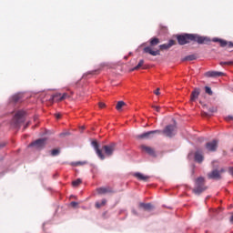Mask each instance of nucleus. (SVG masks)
<instances>
[{
  "label": "nucleus",
  "instance_id": "nucleus-20",
  "mask_svg": "<svg viewBox=\"0 0 233 233\" xmlns=\"http://www.w3.org/2000/svg\"><path fill=\"white\" fill-rule=\"evenodd\" d=\"M96 192L98 193V194H108V193H110V192H112V188H110V187H98V188H96Z\"/></svg>",
  "mask_w": 233,
  "mask_h": 233
},
{
  "label": "nucleus",
  "instance_id": "nucleus-45",
  "mask_svg": "<svg viewBox=\"0 0 233 233\" xmlns=\"http://www.w3.org/2000/svg\"><path fill=\"white\" fill-rule=\"evenodd\" d=\"M228 47H229V48H232V47H233V43H232V42H228Z\"/></svg>",
  "mask_w": 233,
  "mask_h": 233
},
{
  "label": "nucleus",
  "instance_id": "nucleus-19",
  "mask_svg": "<svg viewBox=\"0 0 233 233\" xmlns=\"http://www.w3.org/2000/svg\"><path fill=\"white\" fill-rule=\"evenodd\" d=\"M139 208H144V210H152V208H154V206H152V204L150 203H143L140 202L138 205Z\"/></svg>",
  "mask_w": 233,
  "mask_h": 233
},
{
  "label": "nucleus",
  "instance_id": "nucleus-33",
  "mask_svg": "<svg viewBox=\"0 0 233 233\" xmlns=\"http://www.w3.org/2000/svg\"><path fill=\"white\" fill-rule=\"evenodd\" d=\"M160 48H162V50H168L169 46L168 44H164V45H160Z\"/></svg>",
  "mask_w": 233,
  "mask_h": 233
},
{
  "label": "nucleus",
  "instance_id": "nucleus-31",
  "mask_svg": "<svg viewBox=\"0 0 233 233\" xmlns=\"http://www.w3.org/2000/svg\"><path fill=\"white\" fill-rule=\"evenodd\" d=\"M85 164H86V162L78 161V162H72L71 163L72 167H78V165H85Z\"/></svg>",
  "mask_w": 233,
  "mask_h": 233
},
{
  "label": "nucleus",
  "instance_id": "nucleus-18",
  "mask_svg": "<svg viewBox=\"0 0 233 233\" xmlns=\"http://www.w3.org/2000/svg\"><path fill=\"white\" fill-rule=\"evenodd\" d=\"M212 41H213V43H219V45L222 48H225V46H227V45H228V42H227L226 40H223L221 38L215 37L212 39Z\"/></svg>",
  "mask_w": 233,
  "mask_h": 233
},
{
  "label": "nucleus",
  "instance_id": "nucleus-21",
  "mask_svg": "<svg viewBox=\"0 0 233 233\" xmlns=\"http://www.w3.org/2000/svg\"><path fill=\"white\" fill-rule=\"evenodd\" d=\"M142 150H145V152L149 154V156H154V154H155L154 149H152V147H150L142 146Z\"/></svg>",
  "mask_w": 233,
  "mask_h": 233
},
{
  "label": "nucleus",
  "instance_id": "nucleus-3",
  "mask_svg": "<svg viewBox=\"0 0 233 233\" xmlns=\"http://www.w3.org/2000/svg\"><path fill=\"white\" fill-rule=\"evenodd\" d=\"M207 187H205V178L203 177H199L195 181V188L193 191L199 195L201 192H205Z\"/></svg>",
  "mask_w": 233,
  "mask_h": 233
},
{
  "label": "nucleus",
  "instance_id": "nucleus-15",
  "mask_svg": "<svg viewBox=\"0 0 233 233\" xmlns=\"http://www.w3.org/2000/svg\"><path fill=\"white\" fill-rule=\"evenodd\" d=\"M199 94H201V89L199 87H196L191 93V101H196L199 97Z\"/></svg>",
  "mask_w": 233,
  "mask_h": 233
},
{
  "label": "nucleus",
  "instance_id": "nucleus-43",
  "mask_svg": "<svg viewBox=\"0 0 233 233\" xmlns=\"http://www.w3.org/2000/svg\"><path fill=\"white\" fill-rule=\"evenodd\" d=\"M153 108H155V110H156L157 112H159V106H154Z\"/></svg>",
  "mask_w": 233,
  "mask_h": 233
},
{
  "label": "nucleus",
  "instance_id": "nucleus-6",
  "mask_svg": "<svg viewBox=\"0 0 233 233\" xmlns=\"http://www.w3.org/2000/svg\"><path fill=\"white\" fill-rule=\"evenodd\" d=\"M46 145V138H39L35 141L32 142L29 147H35L36 150H41L42 148H45V146Z\"/></svg>",
  "mask_w": 233,
  "mask_h": 233
},
{
  "label": "nucleus",
  "instance_id": "nucleus-9",
  "mask_svg": "<svg viewBox=\"0 0 233 233\" xmlns=\"http://www.w3.org/2000/svg\"><path fill=\"white\" fill-rule=\"evenodd\" d=\"M91 146L93 147V148L96 150V156L100 158V159H105V155H103V151H101V149H99V144H97V141L94 140L91 142Z\"/></svg>",
  "mask_w": 233,
  "mask_h": 233
},
{
  "label": "nucleus",
  "instance_id": "nucleus-4",
  "mask_svg": "<svg viewBox=\"0 0 233 233\" xmlns=\"http://www.w3.org/2000/svg\"><path fill=\"white\" fill-rule=\"evenodd\" d=\"M177 132V126L176 124L167 125L164 130L161 131V134H165L167 137H174Z\"/></svg>",
  "mask_w": 233,
  "mask_h": 233
},
{
  "label": "nucleus",
  "instance_id": "nucleus-36",
  "mask_svg": "<svg viewBox=\"0 0 233 233\" xmlns=\"http://www.w3.org/2000/svg\"><path fill=\"white\" fill-rule=\"evenodd\" d=\"M70 205H71V207H73L74 208H76L79 205V203H77V202H76V201H72V202L70 203Z\"/></svg>",
  "mask_w": 233,
  "mask_h": 233
},
{
  "label": "nucleus",
  "instance_id": "nucleus-29",
  "mask_svg": "<svg viewBox=\"0 0 233 233\" xmlns=\"http://www.w3.org/2000/svg\"><path fill=\"white\" fill-rule=\"evenodd\" d=\"M81 183H82L81 178H77L76 180L72 182V185H73V187H79V185H81Z\"/></svg>",
  "mask_w": 233,
  "mask_h": 233
},
{
  "label": "nucleus",
  "instance_id": "nucleus-1",
  "mask_svg": "<svg viewBox=\"0 0 233 233\" xmlns=\"http://www.w3.org/2000/svg\"><path fill=\"white\" fill-rule=\"evenodd\" d=\"M177 40L178 45H188L190 41H193L194 43H198V45H210V37L208 36H202L198 34H182L177 35Z\"/></svg>",
  "mask_w": 233,
  "mask_h": 233
},
{
  "label": "nucleus",
  "instance_id": "nucleus-35",
  "mask_svg": "<svg viewBox=\"0 0 233 233\" xmlns=\"http://www.w3.org/2000/svg\"><path fill=\"white\" fill-rule=\"evenodd\" d=\"M223 65H233V62L232 61L220 62V66H223Z\"/></svg>",
  "mask_w": 233,
  "mask_h": 233
},
{
  "label": "nucleus",
  "instance_id": "nucleus-46",
  "mask_svg": "<svg viewBox=\"0 0 233 233\" xmlns=\"http://www.w3.org/2000/svg\"><path fill=\"white\" fill-rule=\"evenodd\" d=\"M132 212L135 214V216H137V211H136V209H133Z\"/></svg>",
  "mask_w": 233,
  "mask_h": 233
},
{
  "label": "nucleus",
  "instance_id": "nucleus-25",
  "mask_svg": "<svg viewBox=\"0 0 233 233\" xmlns=\"http://www.w3.org/2000/svg\"><path fill=\"white\" fill-rule=\"evenodd\" d=\"M208 113H206V116H212L214 113L218 112V108L215 106H211L208 108Z\"/></svg>",
  "mask_w": 233,
  "mask_h": 233
},
{
  "label": "nucleus",
  "instance_id": "nucleus-34",
  "mask_svg": "<svg viewBox=\"0 0 233 233\" xmlns=\"http://www.w3.org/2000/svg\"><path fill=\"white\" fill-rule=\"evenodd\" d=\"M174 45H176V42L174 40H169L167 43V46H169V48L174 46Z\"/></svg>",
  "mask_w": 233,
  "mask_h": 233
},
{
  "label": "nucleus",
  "instance_id": "nucleus-17",
  "mask_svg": "<svg viewBox=\"0 0 233 233\" xmlns=\"http://www.w3.org/2000/svg\"><path fill=\"white\" fill-rule=\"evenodd\" d=\"M21 97H23V96L20 93L15 94L9 98V102L10 103H19V101H21Z\"/></svg>",
  "mask_w": 233,
  "mask_h": 233
},
{
  "label": "nucleus",
  "instance_id": "nucleus-13",
  "mask_svg": "<svg viewBox=\"0 0 233 233\" xmlns=\"http://www.w3.org/2000/svg\"><path fill=\"white\" fill-rule=\"evenodd\" d=\"M143 52H144V54H150V56H159V54H160L159 50L154 51V50H152V47H150V46H146L143 49Z\"/></svg>",
  "mask_w": 233,
  "mask_h": 233
},
{
  "label": "nucleus",
  "instance_id": "nucleus-24",
  "mask_svg": "<svg viewBox=\"0 0 233 233\" xmlns=\"http://www.w3.org/2000/svg\"><path fill=\"white\" fill-rule=\"evenodd\" d=\"M105 205H106V198L102 199L101 202H96V208H101V207H105Z\"/></svg>",
  "mask_w": 233,
  "mask_h": 233
},
{
  "label": "nucleus",
  "instance_id": "nucleus-22",
  "mask_svg": "<svg viewBox=\"0 0 233 233\" xmlns=\"http://www.w3.org/2000/svg\"><path fill=\"white\" fill-rule=\"evenodd\" d=\"M143 65H145V60L143 59L139 60L138 64L131 69V72H134V70H139V68H141Z\"/></svg>",
  "mask_w": 233,
  "mask_h": 233
},
{
  "label": "nucleus",
  "instance_id": "nucleus-39",
  "mask_svg": "<svg viewBox=\"0 0 233 233\" xmlns=\"http://www.w3.org/2000/svg\"><path fill=\"white\" fill-rule=\"evenodd\" d=\"M56 119H61V114L60 113H56Z\"/></svg>",
  "mask_w": 233,
  "mask_h": 233
},
{
  "label": "nucleus",
  "instance_id": "nucleus-10",
  "mask_svg": "<svg viewBox=\"0 0 233 233\" xmlns=\"http://www.w3.org/2000/svg\"><path fill=\"white\" fill-rule=\"evenodd\" d=\"M69 97L67 93H64L61 95V93H56L51 96V101H63L64 99H67Z\"/></svg>",
  "mask_w": 233,
  "mask_h": 233
},
{
  "label": "nucleus",
  "instance_id": "nucleus-2",
  "mask_svg": "<svg viewBox=\"0 0 233 233\" xmlns=\"http://www.w3.org/2000/svg\"><path fill=\"white\" fill-rule=\"evenodd\" d=\"M25 116H26V112L23 111V110H19L17 111L12 120V126L15 128H20L21 125H23V122L25 119Z\"/></svg>",
  "mask_w": 233,
  "mask_h": 233
},
{
  "label": "nucleus",
  "instance_id": "nucleus-48",
  "mask_svg": "<svg viewBox=\"0 0 233 233\" xmlns=\"http://www.w3.org/2000/svg\"><path fill=\"white\" fill-rule=\"evenodd\" d=\"M145 45H147L146 43H143L140 46H145Z\"/></svg>",
  "mask_w": 233,
  "mask_h": 233
},
{
  "label": "nucleus",
  "instance_id": "nucleus-37",
  "mask_svg": "<svg viewBox=\"0 0 233 233\" xmlns=\"http://www.w3.org/2000/svg\"><path fill=\"white\" fill-rule=\"evenodd\" d=\"M65 136H70V132L60 133V137H63Z\"/></svg>",
  "mask_w": 233,
  "mask_h": 233
},
{
  "label": "nucleus",
  "instance_id": "nucleus-47",
  "mask_svg": "<svg viewBox=\"0 0 233 233\" xmlns=\"http://www.w3.org/2000/svg\"><path fill=\"white\" fill-rule=\"evenodd\" d=\"M230 222L233 223V215L230 218Z\"/></svg>",
  "mask_w": 233,
  "mask_h": 233
},
{
  "label": "nucleus",
  "instance_id": "nucleus-8",
  "mask_svg": "<svg viewBox=\"0 0 233 233\" xmlns=\"http://www.w3.org/2000/svg\"><path fill=\"white\" fill-rule=\"evenodd\" d=\"M106 156H112L116 151V143H111L103 147Z\"/></svg>",
  "mask_w": 233,
  "mask_h": 233
},
{
  "label": "nucleus",
  "instance_id": "nucleus-49",
  "mask_svg": "<svg viewBox=\"0 0 233 233\" xmlns=\"http://www.w3.org/2000/svg\"><path fill=\"white\" fill-rule=\"evenodd\" d=\"M46 223H44V224H43V228H45V226H46Z\"/></svg>",
  "mask_w": 233,
  "mask_h": 233
},
{
  "label": "nucleus",
  "instance_id": "nucleus-38",
  "mask_svg": "<svg viewBox=\"0 0 233 233\" xmlns=\"http://www.w3.org/2000/svg\"><path fill=\"white\" fill-rule=\"evenodd\" d=\"M106 105L103 102L99 103V108H105Z\"/></svg>",
  "mask_w": 233,
  "mask_h": 233
},
{
  "label": "nucleus",
  "instance_id": "nucleus-32",
  "mask_svg": "<svg viewBox=\"0 0 233 233\" xmlns=\"http://www.w3.org/2000/svg\"><path fill=\"white\" fill-rule=\"evenodd\" d=\"M96 70L89 71L86 74H84L83 77H86V76H94L96 74Z\"/></svg>",
  "mask_w": 233,
  "mask_h": 233
},
{
  "label": "nucleus",
  "instance_id": "nucleus-44",
  "mask_svg": "<svg viewBox=\"0 0 233 233\" xmlns=\"http://www.w3.org/2000/svg\"><path fill=\"white\" fill-rule=\"evenodd\" d=\"M226 119H227V121H230V120L233 119V116H228Z\"/></svg>",
  "mask_w": 233,
  "mask_h": 233
},
{
  "label": "nucleus",
  "instance_id": "nucleus-11",
  "mask_svg": "<svg viewBox=\"0 0 233 233\" xmlns=\"http://www.w3.org/2000/svg\"><path fill=\"white\" fill-rule=\"evenodd\" d=\"M220 76H225V73L219 71H208L205 73L206 77H220Z\"/></svg>",
  "mask_w": 233,
  "mask_h": 233
},
{
  "label": "nucleus",
  "instance_id": "nucleus-26",
  "mask_svg": "<svg viewBox=\"0 0 233 233\" xmlns=\"http://www.w3.org/2000/svg\"><path fill=\"white\" fill-rule=\"evenodd\" d=\"M125 102L124 101H118L117 104H116V110H121V108H123V106H125Z\"/></svg>",
  "mask_w": 233,
  "mask_h": 233
},
{
  "label": "nucleus",
  "instance_id": "nucleus-7",
  "mask_svg": "<svg viewBox=\"0 0 233 233\" xmlns=\"http://www.w3.org/2000/svg\"><path fill=\"white\" fill-rule=\"evenodd\" d=\"M218 143L219 141H218V139H214L210 142L206 143L205 147L208 152H216V150H218Z\"/></svg>",
  "mask_w": 233,
  "mask_h": 233
},
{
  "label": "nucleus",
  "instance_id": "nucleus-40",
  "mask_svg": "<svg viewBox=\"0 0 233 233\" xmlns=\"http://www.w3.org/2000/svg\"><path fill=\"white\" fill-rule=\"evenodd\" d=\"M6 147V144H5V142L0 143V148H3V147Z\"/></svg>",
  "mask_w": 233,
  "mask_h": 233
},
{
  "label": "nucleus",
  "instance_id": "nucleus-14",
  "mask_svg": "<svg viewBox=\"0 0 233 233\" xmlns=\"http://www.w3.org/2000/svg\"><path fill=\"white\" fill-rule=\"evenodd\" d=\"M204 159L205 157H203V152H201V150H197L195 152V161L197 163H203Z\"/></svg>",
  "mask_w": 233,
  "mask_h": 233
},
{
  "label": "nucleus",
  "instance_id": "nucleus-41",
  "mask_svg": "<svg viewBox=\"0 0 233 233\" xmlns=\"http://www.w3.org/2000/svg\"><path fill=\"white\" fill-rule=\"evenodd\" d=\"M154 94L156 95V96H159V88H157L155 92H154Z\"/></svg>",
  "mask_w": 233,
  "mask_h": 233
},
{
  "label": "nucleus",
  "instance_id": "nucleus-30",
  "mask_svg": "<svg viewBox=\"0 0 233 233\" xmlns=\"http://www.w3.org/2000/svg\"><path fill=\"white\" fill-rule=\"evenodd\" d=\"M205 91L206 94H208V96H212V94H214V92H212V88H210L209 86H205Z\"/></svg>",
  "mask_w": 233,
  "mask_h": 233
},
{
  "label": "nucleus",
  "instance_id": "nucleus-16",
  "mask_svg": "<svg viewBox=\"0 0 233 233\" xmlns=\"http://www.w3.org/2000/svg\"><path fill=\"white\" fill-rule=\"evenodd\" d=\"M134 177L138 179V181H148L150 177L143 175V173L137 172L134 174Z\"/></svg>",
  "mask_w": 233,
  "mask_h": 233
},
{
  "label": "nucleus",
  "instance_id": "nucleus-28",
  "mask_svg": "<svg viewBox=\"0 0 233 233\" xmlns=\"http://www.w3.org/2000/svg\"><path fill=\"white\" fill-rule=\"evenodd\" d=\"M60 153H61V151L59 149H53V150H51V156L53 157H56V156H59Z\"/></svg>",
  "mask_w": 233,
  "mask_h": 233
},
{
  "label": "nucleus",
  "instance_id": "nucleus-23",
  "mask_svg": "<svg viewBox=\"0 0 233 233\" xmlns=\"http://www.w3.org/2000/svg\"><path fill=\"white\" fill-rule=\"evenodd\" d=\"M157 45H159V39L158 38L154 37V38L150 39V46H156Z\"/></svg>",
  "mask_w": 233,
  "mask_h": 233
},
{
  "label": "nucleus",
  "instance_id": "nucleus-27",
  "mask_svg": "<svg viewBox=\"0 0 233 233\" xmlns=\"http://www.w3.org/2000/svg\"><path fill=\"white\" fill-rule=\"evenodd\" d=\"M196 56L195 55H189L184 58V61H195Z\"/></svg>",
  "mask_w": 233,
  "mask_h": 233
},
{
  "label": "nucleus",
  "instance_id": "nucleus-5",
  "mask_svg": "<svg viewBox=\"0 0 233 233\" xmlns=\"http://www.w3.org/2000/svg\"><path fill=\"white\" fill-rule=\"evenodd\" d=\"M156 134H161V130L156 129L152 131L144 132L137 136L138 139H152L156 136Z\"/></svg>",
  "mask_w": 233,
  "mask_h": 233
},
{
  "label": "nucleus",
  "instance_id": "nucleus-12",
  "mask_svg": "<svg viewBox=\"0 0 233 233\" xmlns=\"http://www.w3.org/2000/svg\"><path fill=\"white\" fill-rule=\"evenodd\" d=\"M208 179H221V174L219 170L214 169L212 172L208 174Z\"/></svg>",
  "mask_w": 233,
  "mask_h": 233
},
{
  "label": "nucleus",
  "instance_id": "nucleus-42",
  "mask_svg": "<svg viewBox=\"0 0 233 233\" xmlns=\"http://www.w3.org/2000/svg\"><path fill=\"white\" fill-rule=\"evenodd\" d=\"M30 125V122H27L25 126H24V130H25V128H28V126Z\"/></svg>",
  "mask_w": 233,
  "mask_h": 233
}]
</instances>
